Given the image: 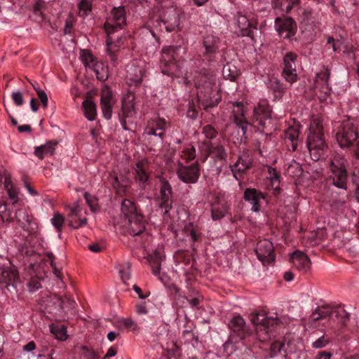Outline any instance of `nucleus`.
<instances>
[{
	"instance_id": "obj_12",
	"label": "nucleus",
	"mask_w": 359,
	"mask_h": 359,
	"mask_svg": "<svg viewBox=\"0 0 359 359\" xmlns=\"http://www.w3.org/2000/svg\"><path fill=\"white\" fill-rule=\"evenodd\" d=\"M20 278L16 269L13 266L1 268L0 283L8 292H16Z\"/></svg>"
},
{
	"instance_id": "obj_56",
	"label": "nucleus",
	"mask_w": 359,
	"mask_h": 359,
	"mask_svg": "<svg viewBox=\"0 0 359 359\" xmlns=\"http://www.w3.org/2000/svg\"><path fill=\"white\" fill-rule=\"evenodd\" d=\"M203 133L207 138L213 139L217 136V132L211 125H206L203 128Z\"/></svg>"
},
{
	"instance_id": "obj_20",
	"label": "nucleus",
	"mask_w": 359,
	"mask_h": 359,
	"mask_svg": "<svg viewBox=\"0 0 359 359\" xmlns=\"http://www.w3.org/2000/svg\"><path fill=\"white\" fill-rule=\"evenodd\" d=\"M135 180L140 184L142 188L145 187L146 184L149 180V163L147 160L142 159L137 161L134 167Z\"/></svg>"
},
{
	"instance_id": "obj_42",
	"label": "nucleus",
	"mask_w": 359,
	"mask_h": 359,
	"mask_svg": "<svg viewBox=\"0 0 359 359\" xmlns=\"http://www.w3.org/2000/svg\"><path fill=\"white\" fill-rule=\"evenodd\" d=\"M222 75L224 79L230 81H234L238 76V71L235 66L227 63L224 65L222 69Z\"/></svg>"
},
{
	"instance_id": "obj_24",
	"label": "nucleus",
	"mask_w": 359,
	"mask_h": 359,
	"mask_svg": "<svg viewBox=\"0 0 359 359\" xmlns=\"http://www.w3.org/2000/svg\"><path fill=\"white\" fill-rule=\"evenodd\" d=\"M290 260L294 266L300 271L305 273L310 269L311 264V259L302 251H294L291 255Z\"/></svg>"
},
{
	"instance_id": "obj_61",
	"label": "nucleus",
	"mask_w": 359,
	"mask_h": 359,
	"mask_svg": "<svg viewBox=\"0 0 359 359\" xmlns=\"http://www.w3.org/2000/svg\"><path fill=\"white\" fill-rule=\"evenodd\" d=\"M136 312L139 315H146L148 313L146 302H140L136 305Z\"/></svg>"
},
{
	"instance_id": "obj_10",
	"label": "nucleus",
	"mask_w": 359,
	"mask_h": 359,
	"mask_svg": "<svg viewBox=\"0 0 359 359\" xmlns=\"http://www.w3.org/2000/svg\"><path fill=\"white\" fill-rule=\"evenodd\" d=\"M159 208L163 215H166L172 208V189L169 182L164 177L159 178Z\"/></svg>"
},
{
	"instance_id": "obj_53",
	"label": "nucleus",
	"mask_w": 359,
	"mask_h": 359,
	"mask_svg": "<svg viewBox=\"0 0 359 359\" xmlns=\"http://www.w3.org/2000/svg\"><path fill=\"white\" fill-rule=\"evenodd\" d=\"M330 340L325 335H323L312 343V347L313 348H322L325 347Z\"/></svg>"
},
{
	"instance_id": "obj_55",
	"label": "nucleus",
	"mask_w": 359,
	"mask_h": 359,
	"mask_svg": "<svg viewBox=\"0 0 359 359\" xmlns=\"http://www.w3.org/2000/svg\"><path fill=\"white\" fill-rule=\"evenodd\" d=\"M84 198L86 200V203L90 208L91 210L93 212H95L97 209V198L94 196H93L87 192H86L84 194Z\"/></svg>"
},
{
	"instance_id": "obj_31",
	"label": "nucleus",
	"mask_w": 359,
	"mask_h": 359,
	"mask_svg": "<svg viewBox=\"0 0 359 359\" xmlns=\"http://www.w3.org/2000/svg\"><path fill=\"white\" fill-rule=\"evenodd\" d=\"M299 0H272V7L275 11L289 13L293 8L298 7Z\"/></svg>"
},
{
	"instance_id": "obj_48",
	"label": "nucleus",
	"mask_w": 359,
	"mask_h": 359,
	"mask_svg": "<svg viewBox=\"0 0 359 359\" xmlns=\"http://www.w3.org/2000/svg\"><path fill=\"white\" fill-rule=\"evenodd\" d=\"M65 218L59 212L55 213L53 217L51 219V223L55 226L58 232L62 231L64 224Z\"/></svg>"
},
{
	"instance_id": "obj_51",
	"label": "nucleus",
	"mask_w": 359,
	"mask_h": 359,
	"mask_svg": "<svg viewBox=\"0 0 359 359\" xmlns=\"http://www.w3.org/2000/svg\"><path fill=\"white\" fill-rule=\"evenodd\" d=\"M68 208L69 209V217L72 218L71 219H74V217H81L83 208L78 202L74 203L72 205H69Z\"/></svg>"
},
{
	"instance_id": "obj_4",
	"label": "nucleus",
	"mask_w": 359,
	"mask_h": 359,
	"mask_svg": "<svg viewBox=\"0 0 359 359\" xmlns=\"http://www.w3.org/2000/svg\"><path fill=\"white\" fill-rule=\"evenodd\" d=\"M215 81V76L209 70L203 69L194 75L195 86L198 90V96L201 98L203 95V105L206 111L218 104V99L211 100Z\"/></svg>"
},
{
	"instance_id": "obj_50",
	"label": "nucleus",
	"mask_w": 359,
	"mask_h": 359,
	"mask_svg": "<svg viewBox=\"0 0 359 359\" xmlns=\"http://www.w3.org/2000/svg\"><path fill=\"white\" fill-rule=\"evenodd\" d=\"M226 208L224 207H219L216 205H212L211 214L212 218L213 220L220 219L225 216L226 214Z\"/></svg>"
},
{
	"instance_id": "obj_62",
	"label": "nucleus",
	"mask_w": 359,
	"mask_h": 359,
	"mask_svg": "<svg viewBox=\"0 0 359 359\" xmlns=\"http://www.w3.org/2000/svg\"><path fill=\"white\" fill-rule=\"evenodd\" d=\"M133 289L137 294L140 299H144L150 295V292L146 291L143 292L142 289L137 285H134Z\"/></svg>"
},
{
	"instance_id": "obj_6",
	"label": "nucleus",
	"mask_w": 359,
	"mask_h": 359,
	"mask_svg": "<svg viewBox=\"0 0 359 359\" xmlns=\"http://www.w3.org/2000/svg\"><path fill=\"white\" fill-rule=\"evenodd\" d=\"M250 320L255 327L257 338L262 342L275 337V328L280 323L278 318L269 317L264 311L252 313Z\"/></svg>"
},
{
	"instance_id": "obj_27",
	"label": "nucleus",
	"mask_w": 359,
	"mask_h": 359,
	"mask_svg": "<svg viewBox=\"0 0 359 359\" xmlns=\"http://www.w3.org/2000/svg\"><path fill=\"white\" fill-rule=\"evenodd\" d=\"M330 76V72L327 68L318 73L314 83L315 88L325 95L328 94L331 90V88L329 86Z\"/></svg>"
},
{
	"instance_id": "obj_35",
	"label": "nucleus",
	"mask_w": 359,
	"mask_h": 359,
	"mask_svg": "<svg viewBox=\"0 0 359 359\" xmlns=\"http://www.w3.org/2000/svg\"><path fill=\"white\" fill-rule=\"evenodd\" d=\"M299 130L289 127L285 133V142L289 150L295 151L297 147Z\"/></svg>"
},
{
	"instance_id": "obj_45",
	"label": "nucleus",
	"mask_w": 359,
	"mask_h": 359,
	"mask_svg": "<svg viewBox=\"0 0 359 359\" xmlns=\"http://www.w3.org/2000/svg\"><path fill=\"white\" fill-rule=\"evenodd\" d=\"M287 174L292 177L302 175V169L300 164L295 161L291 162L287 168Z\"/></svg>"
},
{
	"instance_id": "obj_54",
	"label": "nucleus",
	"mask_w": 359,
	"mask_h": 359,
	"mask_svg": "<svg viewBox=\"0 0 359 359\" xmlns=\"http://www.w3.org/2000/svg\"><path fill=\"white\" fill-rule=\"evenodd\" d=\"M185 232L187 236H189L193 242H196L200 238V233L193 227L192 224L185 227Z\"/></svg>"
},
{
	"instance_id": "obj_33",
	"label": "nucleus",
	"mask_w": 359,
	"mask_h": 359,
	"mask_svg": "<svg viewBox=\"0 0 359 359\" xmlns=\"http://www.w3.org/2000/svg\"><path fill=\"white\" fill-rule=\"evenodd\" d=\"M163 259L164 256L157 250L148 257V262L151 267L152 273L156 276H158L160 280H162V278L160 276V271L161 262Z\"/></svg>"
},
{
	"instance_id": "obj_2",
	"label": "nucleus",
	"mask_w": 359,
	"mask_h": 359,
	"mask_svg": "<svg viewBox=\"0 0 359 359\" xmlns=\"http://www.w3.org/2000/svg\"><path fill=\"white\" fill-rule=\"evenodd\" d=\"M182 11L176 6H162L158 12L150 14L147 22L149 27L162 31L164 27L166 32H172L180 30V15Z\"/></svg>"
},
{
	"instance_id": "obj_30",
	"label": "nucleus",
	"mask_w": 359,
	"mask_h": 359,
	"mask_svg": "<svg viewBox=\"0 0 359 359\" xmlns=\"http://www.w3.org/2000/svg\"><path fill=\"white\" fill-rule=\"evenodd\" d=\"M81 60L86 67L92 69L97 74V77L99 79L104 80V76H100L99 69L102 68V64L95 61V57L88 50H83L81 54Z\"/></svg>"
},
{
	"instance_id": "obj_52",
	"label": "nucleus",
	"mask_w": 359,
	"mask_h": 359,
	"mask_svg": "<svg viewBox=\"0 0 359 359\" xmlns=\"http://www.w3.org/2000/svg\"><path fill=\"white\" fill-rule=\"evenodd\" d=\"M284 346V343L278 341H276L272 343L270 348L269 357H276L280 352Z\"/></svg>"
},
{
	"instance_id": "obj_5",
	"label": "nucleus",
	"mask_w": 359,
	"mask_h": 359,
	"mask_svg": "<svg viewBox=\"0 0 359 359\" xmlns=\"http://www.w3.org/2000/svg\"><path fill=\"white\" fill-rule=\"evenodd\" d=\"M126 13L124 6L114 7L111 11V15L104 23V27L107 34V44L108 46V53L111 61L114 63L116 61V57L113 50V39L111 36L112 34L117 32L126 25Z\"/></svg>"
},
{
	"instance_id": "obj_34",
	"label": "nucleus",
	"mask_w": 359,
	"mask_h": 359,
	"mask_svg": "<svg viewBox=\"0 0 359 359\" xmlns=\"http://www.w3.org/2000/svg\"><path fill=\"white\" fill-rule=\"evenodd\" d=\"M252 165V160L250 156L243 154L238 157L237 161L231 166V170L234 172V176L236 177V172L243 173L250 168Z\"/></svg>"
},
{
	"instance_id": "obj_1",
	"label": "nucleus",
	"mask_w": 359,
	"mask_h": 359,
	"mask_svg": "<svg viewBox=\"0 0 359 359\" xmlns=\"http://www.w3.org/2000/svg\"><path fill=\"white\" fill-rule=\"evenodd\" d=\"M328 165L331 173L328 181L333 186L340 189L339 193L332 191L330 203L332 208H339L344 205L348 198V194L347 192L348 162L343 156L335 154L330 158Z\"/></svg>"
},
{
	"instance_id": "obj_8",
	"label": "nucleus",
	"mask_w": 359,
	"mask_h": 359,
	"mask_svg": "<svg viewBox=\"0 0 359 359\" xmlns=\"http://www.w3.org/2000/svg\"><path fill=\"white\" fill-rule=\"evenodd\" d=\"M335 137L341 148L351 147L359 137L358 129L355 121L350 118L335 123Z\"/></svg>"
},
{
	"instance_id": "obj_36",
	"label": "nucleus",
	"mask_w": 359,
	"mask_h": 359,
	"mask_svg": "<svg viewBox=\"0 0 359 359\" xmlns=\"http://www.w3.org/2000/svg\"><path fill=\"white\" fill-rule=\"evenodd\" d=\"M57 144L56 141H49L45 144L35 147L34 154L41 160L46 155H53L55 152V147Z\"/></svg>"
},
{
	"instance_id": "obj_7",
	"label": "nucleus",
	"mask_w": 359,
	"mask_h": 359,
	"mask_svg": "<svg viewBox=\"0 0 359 359\" xmlns=\"http://www.w3.org/2000/svg\"><path fill=\"white\" fill-rule=\"evenodd\" d=\"M310 134L306 145L311 158L317 161L324 155L327 146L325 142L323 127L320 120L313 119L310 124Z\"/></svg>"
},
{
	"instance_id": "obj_19",
	"label": "nucleus",
	"mask_w": 359,
	"mask_h": 359,
	"mask_svg": "<svg viewBox=\"0 0 359 359\" xmlns=\"http://www.w3.org/2000/svg\"><path fill=\"white\" fill-rule=\"evenodd\" d=\"M115 102L116 100L111 91L108 88L102 89L100 97V104L103 116L107 120H109L111 118L112 107Z\"/></svg>"
},
{
	"instance_id": "obj_64",
	"label": "nucleus",
	"mask_w": 359,
	"mask_h": 359,
	"mask_svg": "<svg viewBox=\"0 0 359 359\" xmlns=\"http://www.w3.org/2000/svg\"><path fill=\"white\" fill-rule=\"evenodd\" d=\"M122 324L126 327V328H131L133 330L137 329V325L135 324V321L133 320L131 318H125L122 320Z\"/></svg>"
},
{
	"instance_id": "obj_28",
	"label": "nucleus",
	"mask_w": 359,
	"mask_h": 359,
	"mask_svg": "<svg viewBox=\"0 0 359 359\" xmlns=\"http://www.w3.org/2000/svg\"><path fill=\"white\" fill-rule=\"evenodd\" d=\"M244 199L252 205V211L258 212L260 210V201L264 199V196L255 189H247L244 192Z\"/></svg>"
},
{
	"instance_id": "obj_3",
	"label": "nucleus",
	"mask_w": 359,
	"mask_h": 359,
	"mask_svg": "<svg viewBox=\"0 0 359 359\" xmlns=\"http://www.w3.org/2000/svg\"><path fill=\"white\" fill-rule=\"evenodd\" d=\"M187 53L183 46H170L164 47L161 50V69L163 74L180 77L182 65Z\"/></svg>"
},
{
	"instance_id": "obj_38",
	"label": "nucleus",
	"mask_w": 359,
	"mask_h": 359,
	"mask_svg": "<svg viewBox=\"0 0 359 359\" xmlns=\"http://www.w3.org/2000/svg\"><path fill=\"white\" fill-rule=\"evenodd\" d=\"M209 154L215 161H224L227 157V153L224 147L220 144L210 143L208 145Z\"/></svg>"
},
{
	"instance_id": "obj_18",
	"label": "nucleus",
	"mask_w": 359,
	"mask_h": 359,
	"mask_svg": "<svg viewBox=\"0 0 359 359\" xmlns=\"http://www.w3.org/2000/svg\"><path fill=\"white\" fill-rule=\"evenodd\" d=\"M233 104V115L234 123L241 128L243 133H246L248 125L251 124L250 118H245V107L241 102H235Z\"/></svg>"
},
{
	"instance_id": "obj_49",
	"label": "nucleus",
	"mask_w": 359,
	"mask_h": 359,
	"mask_svg": "<svg viewBox=\"0 0 359 359\" xmlns=\"http://www.w3.org/2000/svg\"><path fill=\"white\" fill-rule=\"evenodd\" d=\"M269 88L274 93H283L285 90L284 85L276 79L270 80L269 83Z\"/></svg>"
},
{
	"instance_id": "obj_9",
	"label": "nucleus",
	"mask_w": 359,
	"mask_h": 359,
	"mask_svg": "<svg viewBox=\"0 0 359 359\" xmlns=\"http://www.w3.org/2000/svg\"><path fill=\"white\" fill-rule=\"evenodd\" d=\"M15 218L18 225L27 233L31 238H39L40 231L36 219L25 209H18L15 213Z\"/></svg>"
},
{
	"instance_id": "obj_32",
	"label": "nucleus",
	"mask_w": 359,
	"mask_h": 359,
	"mask_svg": "<svg viewBox=\"0 0 359 359\" xmlns=\"http://www.w3.org/2000/svg\"><path fill=\"white\" fill-rule=\"evenodd\" d=\"M121 215L123 217L125 221L141 215V213L138 212L135 203L129 199H124L121 202Z\"/></svg>"
},
{
	"instance_id": "obj_57",
	"label": "nucleus",
	"mask_w": 359,
	"mask_h": 359,
	"mask_svg": "<svg viewBox=\"0 0 359 359\" xmlns=\"http://www.w3.org/2000/svg\"><path fill=\"white\" fill-rule=\"evenodd\" d=\"M12 100L16 106H22L24 104L22 93L20 91H15L11 95Z\"/></svg>"
},
{
	"instance_id": "obj_21",
	"label": "nucleus",
	"mask_w": 359,
	"mask_h": 359,
	"mask_svg": "<svg viewBox=\"0 0 359 359\" xmlns=\"http://www.w3.org/2000/svg\"><path fill=\"white\" fill-rule=\"evenodd\" d=\"M336 310V308H333L329 305L318 306L309 316V324L312 325L313 323L326 318L334 320Z\"/></svg>"
},
{
	"instance_id": "obj_13",
	"label": "nucleus",
	"mask_w": 359,
	"mask_h": 359,
	"mask_svg": "<svg viewBox=\"0 0 359 359\" xmlns=\"http://www.w3.org/2000/svg\"><path fill=\"white\" fill-rule=\"evenodd\" d=\"M178 178L186 184H195L200 177V168L198 163L185 166L179 165L177 170Z\"/></svg>"
},
{
	"instance_id": "obj_46",
	"label": "nucleus",
	"mask_w": 359,
	"mask_h": 359,
	"mask_svg": "<svg viewBox=\"0 0 359 359\" xmlns=\"http://www.w3.org/2000/svg\"><path fill=\"white\" fill-rule=\"evenodd\" d=\"M349 313H348L344 309H337L334 315V319H339V323L342 326H346L349 320Z\"/></svg>"
},
{
	"instance_id": "obj_59",
	"label": "nucleus",
	"mask_w": 359,
	"mask_h": 359,
	"mask_svg": "<svg viewBox=\"0 0 359 359\" xmlns=\"http://www.w3.org/2000/svg\"><path fill=\"white\" fill-rule=\"evenodd\" d=\"M87 219L86 218L81 219L79 217L78 220L70 219L69 225L74 229H78L79 227L86 225Z\"/></svg>"
},
{
	"instance_id": "obj_23",
	"label": "nucleus",
	"mask_w": 359,
	"mask_h": 359,
	"mask_svg": "<svg viewBox=\"0 0 359 359\" xmlns=\"http://www.w3.org/2000/svg\"><path fill=\"white\" fill-rule=\"evenodd\" d=\"M128 233L133 236H139L145 230V222L143 215H139L125 221Z\"/></svg>"
},
{
	"instance_id": "obj_17",
	"label": "nucleus",
	"mask_w": 359,
	"mask_h": 359,
	"mask_svg": "<svg viewBox=\"0 0 359 359\" xmlns=\"http://www.w3.org/2000/svg\"><path fill=\"white\" fill-rule=\"evenodd\" d=\"M275 27L281 37L290 39L295 34L297 25L292 18H277L275 20Z\"/></svg>"
},
{
	"instance_id": "obj_40",
	"label": "nucleus",
	"mask_w": 359,
	"mask_h": 359,
	"mask_svg": "<svg viewBox=\"0 0 359 359\" xmlns=\"http://www.w3.org/2000/svg\"><path fill=\"white\" fill-rule=\"evenodd\" d=\"M50 330L57 339L65 340L67 338V329L64 325L52 324L50 325Z\"/></svg>"
},
{
	"instance_id": "obj_63",
	"label": "nucleus",
	"mask_w": 359,
	"mask_h": 359,
	"mask_svg": "<svg viewBox=\"0 0 359 359\" xmlns=\"http://www.w3.org/2000/svg\"><path fill=\"white\" fill-rule=\"evenodd\" d=\"M327 44L332 46L333 51H337L339 49L341 43L339 41H336L333 37H329L327 39Z\"/></svg>"
},
{
	"instance_id": "obj_22",
	"label": "nucleus",
	"mask_w": 359,
	"mask_h": 359,
	"mask_svg": "<svg viewBox=\"0 0 359 359\" xmlns=\"http://www.w3.org/2000/svg\"><path fill=\"white\" fill-rule=\"evenodd\" d=\"M133 100V96L130 97L128 95L122 101L121 113L118 114V117L121 124L124 130H128L126 127V118L133 117L136 114Z\"/></svg>"
},
{
	"instance_id": "obj_11",
	"label": "nucleus",
	"mask_w": 359,
	"mask_h": 359,
	"mask_svg": "<svg viewBox=\"0 0 359 359\" xmlns=\"http://www.w3.org/2000/svg\"><path fill=\"white\" fill-rule=\"evenodd\" d=\"M271 118V109L266 100H261L254 108L253 114L250 118L251 123L262 129L266 127Z\"/></svg>"
},
{
	"instance_id": "obj_60",
	"label": "nucleus",
	"mask_w": 359,
	"mask_h": 359,
	"mask_svg": "<svg viewBox=\"0 0 359 359\" xmlns=\"http://www.w3.org/2000/svg\"><path fill=\"white\" fill-rule=\"evenodd\" d=\"M39 99L41 102L42 106L44 109H46L48 107V98L46 93L43 90H38L36 93Z\"/></svg>"
},
{
	"instance_id": "obj_43",
	"label": "nucleus",
	"mask_w": 359,
	"mask_h": 359,
	"mask_svg": "<svg viewBox=\"0 0 359 359\" xmlns=\"http://www.w3.org/2000/svg\"><path fill=\"white\" fill-rule=\"evenodd\" d=\"M0 217L3 222H12L14 217L12 215V211L8 208L6 203H0Z\"/></svg>"
},
{
	"instance_id": "obj_26",
	"label": "nucleus",
	"mask_w": 359,
	"mask_h": 359,
	"mask_svg": "<svg viewBox=\"0 0 359 359\" xmlns=\"http://www.w3.org/2000/svg\"><path fill=\"white\" fill-rule=\"evenodd\" d=\"M219 39L213 34H207L203 39L204 55L211 60L219 48Z\"/></svg>"
},
{
	"instance_id": "obj_47",
	"label": "nucleus",
	"mask_w": 359,
	"mask_h": 359,
	"mask_svg": "<svg viewBox=\"0 0 359 359\" xmlns=\"http://www.w3.org/2000/svg\"><path fill=\"white\" fill-rule=\"evenodd\" d=\"M119 273L122 281L126 284L127 281L129 280L131 277L130 264L127 262L122 265L119 269Z\"/></svg>"
},
{
	"instance_id": "obj_41",
	"label": "nucleus",
	"mask_w": 359,
	"mask_h": 359,
	"mask_svg": "<svg viewBox=\"0 0 359 359\" xmlns=\"http://www.w3.org/2000/svg\"><path fill=\"white\" fill-rule=\"evenodd\" d=\"M4 185L9 198L13 201V204L17 203L19 201L18 191L13 187L10 178H5Z\"/></svg>"
},
{
	"instance_id": "obj_25",
	"label": "nucleus",
	"mask_w": 359,
	"mask_h": 359,
	"mask_svg": "<svg viewBox=\"0 0 359 359\" xmlns=\"http://www.w3.org/2000/svg\"><path fill=\"white\" fill-rule=\"evenodd\" d=\"M127 76L130 81V85L133 83L135 86L142 83V77L145 74L144 67H140L138 62H133L127 66Z\"/></svg>"
},
{
	"instance_id": "obj_39",
	"label": "nucleus",
	"mask_w": 359,
	"mask_h": 359,
	"mask_svg": "<svg viewBox=\"0 0 359 359\" xmlns=\"http://www.w3.org/2000/svg\"><path fill=\"white\" fill-rule=\"evenodd\" d=\"M82 105L84 110L85 116L89 121L95 120L97 115L95 104L91 100H86L83 102Z\"/></svg>"
},
{
	"instance_id": "obj_44",
	"label": "nucleus",
	"mask_w": 359,
	"mask_h": 359,
	"mask_svg": "<svg viewBox=\"0 0 359 359\" xmlns=\"http://www.w3.org/2000/svg\"><path fill=\"white\" fill-rule=\"evenodd\" d=\"M79 15L81 16H86L88 15L92 10V4L90 0H81L79 4Z\"/></svg>"
},
{
	"instance_id": "obj_14",
	"label": "nucleus",
	"mask_w": 359,
	"mask_h": 359,
	"mask_svg": "<svg viewBox=\"0 0 359 359\" xmlns=\"http://www.w3.org/2000/svg\"><path fill=\"white\" fill-rule=\"evenodd\" d=\"M255 252L257 258L263 264H270L275 261L276 255L273 243L267 239L261 240L257 243Z\"/></svg>"
},
{
	"instance_id": "obj_29",
	"label": "nucleus",
	"mask_w": 359,
	"mask_h": 359,
	"mask_svg": "<svg viewBox=\"0 0 359 359\" xmlns=\"http://www.w3.org/2000/svg\"><path fill=\"white\" fill-rule=\"evenodd\" d=\"M236 22L238 28V30L236 31L238 35L252 37V32L254 29H256V27L250 22L246 16L238 15Z\"/></svg>"
},
{
	"instance_id": "obj_15",
	"label": "nucleus",
	"mask_w": 359,
	"mask_h": 359,
	"mask_svg": "<svg viewBox=\"0 0 359 359\" xmlns=\"http://www.w3.org/2000/svg\"><path fill=\"white\" fill-rule=\"evenodd\" d=\"M297 54L289 52L283 57L284 68L282 75L290 85L297 81L295 62L297 60Z\"/></svg>"
},
{
	"instance_id": "obj_58",
	"label": "nucleus",
	"mask_w": 359,
	"mask_h": 359,
	"mask_svg": "<svg viewBox=\"0 0 359 359\" xmlns=\"http://www.w3.org/2000/svg\"><path fill=\"white\" fill-rule=\"evenodd\" d=\"M125 184H121L117 177H115L112 185L114 188L117 189L118 192H125L128 186V182H125Z\"/></svg>"
},
{
	"instance_id": "obj_16",
	"label": "nucleus",
	"mask_w": 359,
	"mask_h": 359,
	"mask_svg": "<svg viewBox=\"0 0 359 359\" xmlns=\"http://www.w3.org/2000/svg\"><path fill=\"white\" fill-rule=\"evenodd\" d=\"M228 327L231 331L229 339L234 342L244 339L248 334L245 322L241 316L233 317L228 323Z\"/></svg>"
},
{
	"instance_id": "obj_37",
	"label": "nucleus",
	"mask_w": 359,
	"mask_h": 359,
	"mask_svg": "<svg viewBox=\"0 0 359 359\" xmlns=\"http://www.w3.org/2000/svg\"><path fill=\"white\" fill-rule=\"evenodd\" d=\"M55 304L58 305L60 309H62L65 312H69L71 314H74L76 313L75 309L76 303L69 297L66 296L63 298L57 297L55 299Z\"/></svg>"
}]
</instances>
